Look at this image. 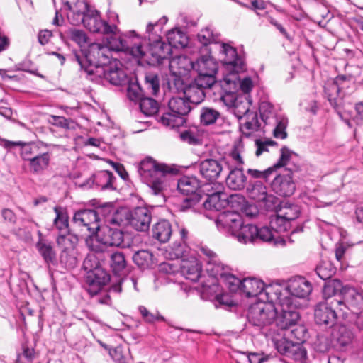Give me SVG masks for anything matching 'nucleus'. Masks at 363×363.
Here are the masks:
<instances>
[{"instance_id":"f257e3e1","label":"nucleus","mask_w":363,"mask_h":363,"mask_svg":"<svg viewBox=\"0 0 363 363\" xmlns=\"http://www.w3.org/2000/svg\"><path fill=\"white\" fill-rule=\"evenodd\" d=\"M138 172L143 182L157 198L156 206L164 205L167 201L164 190L171 185V179L179 173V169L147 157L139 163Z\"/></svg>"},{"instance_id":"f03ea898","label":"nucleus","mask_w":363,"mask_h":363,"mask_svg":"<svg viewBox=\"0 0 363 363\" xmlns=\"http://www.w3.org/2000/svg\"><path fill=\"white\" fill-rule=\"evenodd\" d=\"M158 22L149 23L146 31L148 34L149 46L146 51L143 48L142 38L135 30L126 32V38L130 40V46L122 52L129 53L134 57L143 58L147 57V62L150 65H160L163 60L168 58L172 53L170 44H167L162 40L161 36L154 34L152 30L158 26Z\"/></svg>"},{"instance_id":"7ed1b4c3","label":"nucleus","mask_w":363,"mask_h":363,"mask_svg":"<svg viewBox=\"0 0 363 363\" xmlns=\"http://www.w3.org/2000/svg\"><path fill=\"white\" fill-rule=\"evenodd\" d=\"M81 23L90 32L102 35L108 48L115 52L127 50L130 45V40L126 38V33H121L117 26L101 19L97 10H92Z\"/></svg>"},{"instance_id":"20e7f679","label":"nucleus","mask_w":363,"mask_h":363,"mask_svg":"<svg viewBox=\"0 0 363 363\" xmlns=\"http://www.w3.org/2000/svg\"><path fill=\"white\" fill-rule=\"evenodd\" d=\"M104 42L106 43L105 45L95 43L90 44L87 49L74 50L71 55L72 60L79 65L86 79L89 70L94 72L97 68L105 67L111 62L109 56L111 49L108 48L106 40H104Z\"/></svg>"},{"instance_id":"39448f33","label":"nucleus","mask_w":363,"mask_h":363,"mask_svg":"<svg viewBox=\"0 0 363 363\" xmlns=\"http://www.w3.org/2000/svg\"><path fill=\"white\" fill-rule=\"evenodd\" d=\"M171 182L174 183V186H177V190L182 194L186 196L180 205L182 211H186L195 206L201 201L203 194L210 191L211 188L209 184H203L194 175H185L177 180L171 179Z\"/></svg>"},{"instance_id":"423d86ee","label":"nucleus","mask_w":363,"mask_h":363,"mask_svg":"<svg viewBox=\"0 0 363 363\" xmlns=\"http://www.w3.org/2000/svg\"><path fill=\"white\" fill-rule=\"evenodd\" d=\"M220 52L224 55L221 60L223 66L225 70L223 80L227 84H235L240 80L238 74L247 70V65L244 55L238 53L235 48L228 43L221 44Z\"/></svg>"},{"instance_id":"0eeeda50","label":"nucleus","mask_w":363,"mask_h":363,"mask_svg":"<svg viewBox=\"0 0 363 363\" xmlns=\"http://www.w3.org/2000/svg\"><path fill=\"white\" fill-rule=\"evenodd\" d=\"M337 307L333 301L320 302L315 307L314 318L317 325L331 328L330 340L332 342L339 343L340 342V324L337 323V314L335 311V308Z\"/></svg>"},{"instance_id":"6e6552de","label":"nucleus","mask_w":363,"mask_h":363,"mask_svg":"<svg viewBox=\"0 0 363 363\" xmlns=\"http://www.w3.org/2000/svg\"><path fill=\"white\" fill-rule=\"evenodd\" d=\"M189 101L184 97H172L168 103L169 112L162 114L158 121L165 126L172 128L183 125L186 123L184 118L193 107Z\"/></svg>"},{"instance_id":"1a4fd4ad","label":"nucleus","mask_w":363,"mask_h":363,"mask_svg":"<svg viewBox=\"0 0 363 363\" xmlns=\"http://www.w3.org/2000/svg\"><path fill=\"white\" fill-rule=\"evenodd\" d=\"M277 308L273 304L259 302L252 304L247 311L249 324L261 330L264 327L274 323Z\"/></svg>"},{"instance_id":"9d476101","label":"nucleus","mask_w":363,"mask_h":363,"mask_svg":"<svg viewBox=\"0 0 363 363\" xmlns=\"http://www.w3.org/2000/svg\"><path fill=\"white\" fill-rule=\"evenodd\" d=\"M203 196H207L203 202V207L207 210L217 211L228 206L231 208L239 207L245 201V197L242 196L238 194L228 196L225 192L215 191L212 186H211L210 191H206V194H203Z\"/></svg>"},{"instance_id":"9b49d317","label":"nucleus","mask_w":363,"mask_h":363,"mask_svg":"<svg viewBox=\"0 0 363 363\" xmlns=\"http://www.w3.org/2000/svg\"><path fill=\"white\" fill-rule=\"evenodd\" d=\"M88 80L101 84L104 81L114 86H121L126 81V74L116 62H111L105 67H99L95 72L88 71Z\"/></svg>"},{"instance_id":"f8f14e48","label":"nucleus","mask_w":363,"mask_h":363,"mask_svg":"<svg viewBox=\"0 0 363 363\" xmlns=\"http://www.w3.org/2000/svg\"><path fill=\"white\" fill-rule=\"evenodd\" d=\"M342 306L347 310L342 308V318L348 319L351 317V320H356L363 306V294L354 288L342 286Z\"/></svg>"},{"instance_id":"ddd939ff","label":"nucleus","mask_w":363,"mask_h":363,"mask_svg":"<svg viewBox=\"0 0 363 363\" xmlns=\"http://www.w3.org/2000/svg\"><path fill=\"white\" fill-rule=\"evenodd\" d=\"M234 237L241 243H259L272 240L273 233L266 226L258 228L254 224L243 223Z\"/></svg>"},{"instance_id":"4468645a","label":"nucleus","mask_w":363,"mask_h":363,"mask_svg":"<svg viewBox=\"0 0 363 363\" xmlns=\"http://www.w3.org/2000/svg\"><path fill=\"white\" fill-rule=\"evenodd\" d=\"M247 189L250 198L267 211L275 210L279 206L278 198L268 194L267 186L261 181L250 182Z\"/></svg>"},{"instance_id":"2eb2a0df","label":"nucleus","mask_w":363,"mask_h":363,"mask_svg":"<svg viewBox=\"0 0 363 363\" xmlns=\"http://www.w3.org/2000/svg\"><path fill=\"white\" fill-rule=\"evenodd\" d=\"M72 221L78 227L86 228L89 233V237L93 236L99 230L100 218L95 209H79L74 213Z\"/></svg>"},{"instance_id":"dca6fc26","label":"nucleus","mask_w":363,"mask_h":363,"mask_svg":"<svg viewBox=\"0 0 363 363\" xmlns=\"http://www.w3.org/2000/svg\"><path fill=\"white\" fill-rule=\"evenodd\" d=\"M110 281V274L102 267L96 268L94 272H88L84 277L86 291L91 297L98 295Z\"/></svg>"},{"instance_id":"f3484780","label":"nucleus","mask_w":363,"mask_h":363,"mask_svg":"<svg viewBox=\"0 0 363 363\" xmlns=\"http://www.w3.org/2000/svg\"><path fill=\"white\" fill-rule=\"evenodd\" d=\"M281 155L277 162L273 165L274 171L284 168L281 174H289L291 177L301 171V165L298 161V155L291 150L286 146H283L281 150Z\"/></svg>"},{"instance_id":"a211bd4d","label":"nucleus","mask_w":363,"mask_h":363,"mask_svg":"<svg viewBox=\"0 0 363 363\" xmlns=\"http://www.w3.org/2000/svg\"><path fill=\"white\" fill-rule=\"evenodd\" d=\"M216 224L219 230L235 236L243 224V219L237 211H225L218 215Z\"/></svg>"},{"instance_id":"6ab92c4d","label":"nucleus","mask_w":363,"mask_h":363,"mask_svg":"<svg viewBox=\"0 0 363 363\" xmlns=\"http://www.w3.org/2000/svg\"><path fill=\"white\" fill-rule=\"evenodd\" d=\"M250 101L247 97H245V105H243V111L237 108L239 112L244 114L243 117L240 118V130L242 135L250 138L255 133L259 130L261 124L259 122L257 113L250 111Z\"/></svg>"},{"instance_id":"aec40b11","label":"nucleus","mask_w":363,"mask_h":363,"mask_svg":"<svg viewBox=\"0 0 363 363\" xmlns=\"http://www.w3.org/2000/svg\"><path fill=\"white\" fill-rule=\"evenodd\" d=\"M281 311L277 312L274 323L281 330H286L291 326L295 325L299 320L300 315L296 308V304L289 300L288 304H281Z\"/></svg>"},{"instance_id":"412c9836","label":"nucleus","mask_w":363,"mask_h":363,"mask_svg":"<svg viewBox=\"0 0 363 363\" xmlns=\"http://www.w3.org/2000/svg\"><path fill=\"white\" fill-rule=\"evenodd\" d=\"M194 168L199 171L200 175L205 179L203 184L210 186L219 177L223 167L220 163L213 159H206L194 164Z\"/></svg>"},{"instance_id":"4be33fe9","label":"nucleus","mask_w":363,"mask_h":363,"mask_svg":"<svg viewBox=\"0 0 363 363\" xmlns=\"http://www.w3.org/2000/svg\"><path fill=\"white\" fill-rule=\"evenodd\" d=\"M1 145L6 149L18 146L20 147V155L23 161L29 162L40 150L47 147L44 143H23L21 141L13 142L7 140H1Z\"/></svg>"},{"instance_id":"5701e85b","label":"nucleus","mask_w":363,"mask_h":363,"mask_svg":"<svg viewBox=\"0 0 363 363\" xmlns=\"http://www.w3.org/2000/svg\"><path fill=\"white\" fill-rule=\"evenodd\" d=\"M94 235L99 242L107 246L119 247L124 241L123 231L108 225L99 226V230Z\"/></svg>"},{"instance_id":"b1692460","label":"nucleus","mask_w":363,"mask_h":363,"mask_svg":"<svg viewBox=\"0 0 363 363\" xmlns=\"http://www.w3.org/2000/svg\"><path fill=\"white\" fill-rule=\"evenodd\" d=\"M151 220V211L146 207H136L130 211L129 225L138 231L148 230Z\"/></svg>"},{"instance_id":"393cba45","label":"nucleus","mask_w":363,"mask_h":363,"mask_svg":"<svg viewBox=\"0 0 363 363\" xmlns=\"http://www.w3.org/2000/svg\"><path fill=\"white\" fill-rule=\"evenodd\" d=\"M284 291L286 296L291 297L294 302V298H307L312 291V285L304 277H298L291 280Z\"/></svg>"},{"instance_id":"a878e982","label":"nucleus","mask_w":363,"mask_h":363,"mask_svg":"<svg viewBox=\"0 0 363 363\" xmlns=\"http://www.w3.org/2000/svg\"><path fill=\"white\" fill-rule=\"evenodd\" d=\"M116 177L113 173L108 170L99 171L94 174L89 178L82 186L92 187L95 185L96 188L106 191V190H115L116 187L114 186V182Z\"/></svg>"},{"instance_id":"bb28decb","label":"nucleus","mask_w":363,"mask_h":363,"mask_svg":"<svg viewBox=\"0 0 363 363\" xmlns=\"http://www.w3.org/2000/svg\"><path fill=\"white\" fill-rule=\"evenodd\" d=\"M271 187L274 193L282 197H289L296 190L294 177L289 174H278L271 183Z\"/></svg>"},{"instance_id":"cd10ccee","label":"nucleus","mask_w":363,"mask_h":363,"mask_svg":"<svg viewBox=\"0 0 363 363\" xmlns=\"http://www.w3.org/2000/svg\"><path fill=\"white\" fill-rule=\"evenodd\" d=\"M66 5L72 13L68 16L70 23L73 25H79L81 21L89 13L91 10L89 4L84 0H78L76 2L67 1Z\"/></svg>"},{"instance_id":"c85d7f7f","label":"nucleus","mask_w":363,"mask_h":363,"mask_svg":"<svg viewBox=\"0 0 363 363\" xmlns=\"http://www.w3.org/2000/svg\"><path fill=\"white\" fill-rule=\"evenodd\" d=\"M339 80H340V75H337L333 79L327 81L324 86V91L330 104L340 116V107L339 106L340 86L338 84Z\"/></svg>"},{"instance_id":"c756f323","label":"nucleus","mask_w":363,"mask_h":363,"mask_svg":"<svg viewBox=\"0 0 363 363\" xmlns=\"http://www.w3.org/2000/svg\"><path fill=\"white\" fill-rule=\"evenodd\" d=\"M263 295H265L267 301L270 304H288L292 299L289 296L283 293L282 287L278 284L265 285L263 289Z\"/></svg>"},{"instance_id":"7c9ffc66","label":"nucleus","mask_w":363,"mask_h":363,"mask_svg":"<svg viewBox=\"0 0 363 363\" xmlns=\"http://www.w3.org/2000/svg\"><path fill=\"white\" fill-rule=\"evenodd\" d=\"M52 154L48 151L40 150L28 162V167L31 173L42 174L50 166Z\"/></svg>"},{"instance_id":"2f4dec72","label":"nucleus","mask_w":363,"mask_h":363,"mask_svg":"<svg viewBox=\"0 0 363 363\" xmlns=\"http://www.w3.org/2000/svg\"><path fill=\"white\" fill-rule=\"evenodd\" d=\"M323 289V296L326 302L333 301L334 303L340 306V279H333L325 281Z\"/></svg>"},{"instance_id":"473e14b6","label":"nucleus","mask_w":363,"mask_h":363,"mask_svg":"<svg viewBox=\"0 0 363 363\" xmlns=\"http://www.w3.org/2000/svg\"><path fill=\"white\" fill-rule=\"evenodd\" d=\"M191 68L196 72L217 74L218 64L211 55H201L195 62H192Z\"/></svg>"},{"instance_id":"72a5a7b5","label":"nucleus","mask_w":363,"mask_h":363,"mask_svg":"<svg viewBox=\"0 0 363 363\" xmlns=\"http://www.w3.org/2000/svg\"><path fill=\"white\" fill-rule=\"evenodd\" d=\"M201 252L206 257V271L211 277L221 273L224 264L219 260L217 255L207 247H201Z\"/></svg>"},{"instance_id":"f704fd0d","label":"nucleus","mask_w":363,"mask_h":363,"mask_svg":"<svg viewBox=\"0 0 363 363\" xmlns=\"http://www.w3.org/2000/svg\"><path fill=\"white\" fill-rule=\"evenodd\" d=\"M152 237L162 243L168 242L172 234L170 222L166 219L158 220L152 227Z\"/></svg>"},{"instance_id":"c9c22d12","label":"nucleus","mask_w":363,"mask_h":363,"mask_svg":"<svg viewBox=\"0 0 363 363\" xmlns=\"http://www.w3.org/2000/svg\"><path fill=\"white\" fill-rule=\"evenodd\" d=\"M54 211L56 214L53 220V226L57 230L59 234H67L70 233L71 228L69 225V215L67 210L61 206L54 207Z\"/></svg>"},{"instance_id":"e433bc0d","label":"nucleus","mask_w":363,"mask_h":363,"mask_svg":"<svg viewBox=\"0 0 363 363\" xmlns=\"http://www.w3.org/2000/svg\"><path fill=\"white\" fill-rule=\"evenodd\" d=\"M264 283L254 277H247L242 279L241 292L248 298L263 295Z\"/></svg>"},{"instance_id":"4c0bfd02","label":"nucleus","mask_w":363,"mask_h":363,"mask_svg":"<svg viewBox=\"0 0 363 363\" xmlns=\"http://www.w3.org/2000/svg\"><path fill=\"white\" fill-rule=\"evenodd\" d=\"M247 183V177L244 174L243 168L235 167L232 169L226 178V184L233 190L243 189Z\"/></svg>"},{"instance_id":"58836bf2","label":"nucleus","mask_w":363,"mask_h":363,"mask_svg":"<svg viewBox=\"0 0 363 363\" xmlns=\"http://www.w3.org/2000/svg\"><path fill=\"white\" fill-rule=\"evenodd\" d=\"M182 90L184 96L193 105L199 104L206 97L204 89L197 86L194 81L184 85Z\"/></svg>"},{"instance_id":"ea45409f","label":"nucleus","mask_w":363,"mask_h":363,"mask_svg":"<svg viewBox=\"0 0 363 363\" xmlns=\"http://www.w3.org/2000/svg\"><path fill=\"white\" fill-rule=\"evenodd\" d=\"M229 269L230 268L228 266L224 265L221 273H218L216 275H212L211 277H215L217 279L220 278L223 279L230 291L233 293H235L238 291H241L242 280H240L231 273H229L228 272Z\"/></svg>"},{"instance_id":"a19ab883","label":"nucleus","mask_w":363,"mask_h":363,"mask_svg":"<svg viewBox=\"0 0 363 363\" xmlns=\"http://www.w3.org/2000/svg\"><path fill=\"white\" fill-rule=\"evenodd\" d=\"M202 267L199 262L194 259L184 262L182 266V272L186 279L196 282L201 277Z\"/></svg>"},{"instance_id":"79ce46f5","label":"nucleus","mask_w":363,"mask_h":363,"mask_svg":"<svg viewBox=\"0 0 363 363\" xmlns=\"http://www.w3.org/2000/svg\"><path fill=\"white\" fill-rule=\"evenodd\" d=\"M130 211L126 207L116 206L112 216L108 218L107 223L116 226L129 225Z\"/></svg>"},{"instance_id":"37998d69","label":"nucleus","mask_w":363,"mask_h":363,"mask_svg":"<svg viewBox=\"0 0 363 363\" xmlns=\"http://www.w3.org/2000/svg\"><path fill=\"white\" fill-rule=\"evenodd\" d=\"M133 261L140 269H147L153 264V255L149 250H138L133 255Z\"/></svg>"},{"instance_id":"c03bdc74","label":"nucleus","mask_w":363,"mask_h":363,"mask_svg":"<svg viewBox=\"0 0 363 363\" xmlns=\"http://www.w3.org/2000/svg\"><path fill=\"white\" fill-rule=\"evenodd\" d=\"M36 247L47 264L53 265L57 264L56 254L50 243L40 240L37 242Z\"/></svg>"},{"instance_id":"a18cd8bd","label":"nucleus","mask_w":363,"mask_h":363,"mask_svg":"<svg viewBox=\"0 0 363 363\" xmlns=\"http://www.w3.org/2000/svg\"><path fill=\"white\" fill-rule=\"evenodd\" d=\"M60 264L67 270L74 269L78 264L74 249H63L60 255Z\"/></svg>"},{"instance_id":"49530a36","label":"nucleus","mask_w":363,"mask_h":363,"mask_svg":"<svg viewBox=\"0 0 363 363\" xmlns=\"http://www.w3.org/2000/svg\"><path fill=\"white\" fill-rule=\"evenodd\" d=\"M139 107L141 112L146 116H152L159 111L158 102L148 96L142 97L139 102Z\"/></svg>"},{"instance_id":"de8ad7c7","label":"nucleus","mask_w":363,"mask_h":363,"mask_svg":"<svg viewBox=\"0 0 363 363\" xmlns=\"http://www.w3.org/2000/svg\"><path fill=\"white\" fill-rule=\"evenodd\" d=\"M336 271V267L329 260L322 261L315 268L316 274L324 281L330 279Z\"/></svg>"},{"instance_id":"09e8293b","label":"nucleus","mask_w":363,"mask_h":363,"mask_svg":"<svg viewBox=\"0 0 363 363\" xmlns=\"http://www.w3.org/2000/svg\"><path fill=\"white\" fill-rule=\"evenodd\" d=\"M277 211L290 223H292L301 215V209L298 206L288 203L280 206Z\"/></svg>"},{"instance_id":"8fccbe9b","label":"nucleus","mask_w":363,"mask_h":363,"mask_svg":"<svg viewBox=\"0 0 363 363\" xmlns=\"http://www.w3.org/2000/svg\"><path fill=\"white\" fill-rule=\"evenodd\" d=\"M110 267L115 274L121 272L126 267L125 255L121 252H115L109 255Z\"/></svg>"},{"instance_id":"3c124183","label":"nucleus","mask_w":363,"mask_h":363,"mask_svg":"<svg viewBox=\"0 0 363 363\" xmlns=\"http://www.w3.org/2000/svg\"><path fill=\"white\" fill-rule=\"evenodd\" d=\"M240 86L242 91L245 94L244 96H238L235 99V107L236 108H240V105L243 103L245 104V97L247 96L248 100L250 101V104L252 103L251 100L250 99V95L249 93L251 91L253 84L252 81L250 77H245L240 82Z\"/></svg>"},{"instance_id":"603ef678","label":"nucleus","mask_w":363,"mask_h":363,"mask_svg":"<svg viewBox=\"0 0 363 363\" xmlns=\"http://www.w3.org/2000/svg\"><path fill=\"white\" fill-rule=\"evenodd\" d=\"M144 84L150 94L156 96L160 91V78L154 72H147L145 74Z\"/></svg>"},{"instance_id":"864d4df0","label":"nucleus","mask_w":363,"mask_h":363,"mask_svg":"<svg viewBox=\"0 0 363 363\" xmlns=\"http://www.w3.org/2000/svg\"><path fill=\"white\" fill-rule=\"evenodd\" d=\"M270 225L276 232H286L292 228V223L286 220L277 211V214L271 216Z\"/></svg>"},{"instance_id":"5fc2aeb1","label":"nucleus","mask_w":363,"mask_h":363,"mask_svg":"<svg viewBox=\"0 0 363 363\" xmlns=\"http://www.w3.org/2000/svg\"><path fill=\"white\" fill-rule=\"evenodd\" d=\"M220 116L218 111L209 107H203L201 110L200 121L203 125H209L216 123Z\"/></svg>"},{"instance_id":"6e6d98bb","label":"nucleus","mask_w":363,"mask_h":363,"mask_svg":"<svg viewBox=\"0 0 363 363\" xmlns=\"http://www.w3.org/2000/svg\"><path fill=\"white\" fill-rule=\"evenodd\" d=\"M198 75L194 78V82L204 89H210L216 82V74L212 73H204L201 72H196Z\"/></svg>"},{"instance_id":"4d7b16f0","label":"nucleus","mask_w":363,"mask_h":363,"mask_svg":"<svg viewBox=\"0 0 363 363\" xmlns=\"http://www.w3.org/2000/svg\"><path fill=\"white\" fill-rule=\"evenodd\" d=\"M138 311L143 318V320L148 324H153L156 321H162L169 324L166 318L162 316L158 311H157L155 313H153L144 306H140L138 307Z\"/></svg>"},{"instance_id":"13d9d810","label":"nucleus","mask_w":363,"mask_h":363,"mask_svg":"<svg viewBox=\"0 0 363 363\" xmlns=\"http://www.w3.org/2000/svg\"><path fill=\"white\" fill-rule=\"evenodd\" d=\"M78 240L77 235L72 233L71 231L65 235L59 234L56 239L57 245L64 247V249H74Z\"/></svg>"},{"instance_id":"bf43d9fd","label":"nucleus","mask_w":363,"mask_h":363,"mask_svg":"<svg viewBox=\"0 0 363 363\" xmlns=\"http://www.w3.org/2000/svg\"><path fill=\"white\" fill-rule=\"evenodd\" d=\"M197 38L203 46H207L211 43H217V40L219 39V35L218 34H213V30L208 27H206L197 35Z\"/></svg>"},{"instance_id":"052dcab7","label":"nucleus","mask_w":363,"mask_h":363,"mask_svg":"<svg viewBox=\"0 0 363 363\" xmlns=\"http://www.w3.org/2000/svg\"><path fill=\"white\" fill-rule=\"evenodd\" d=\"M289 357L299 363H306L308 359L307 350L303 345L295 343Z\"/></svg>"},{"instance_id":"680f3d73","label":"nucleus","mask_w":363,"mask_h":363,"mask_svg":"<svg viewBox=\"0 0 363 363\" xmlns=\"http://www.w3.org/2000/svg\"><path fill=\"white\" fill-rule=\"evenodd\" d=\"M214 304L216 308L224 309H230L236 305L231 296L228 294H217L214 298Z\"/></svg>"},{"instance_id":"e2e57ef3","label":"nucleus","mask_w":363,"mask_h":363,"mask_svg":"<svg viewBox=\"0 0 363 363\" xmlns=\"http://www.w3.org/2000/svg\"><path fill=\"white\" fill-rule=\"evenodd\" d=\"M68 35L70 40L75 42L80 48L86 45L88 37L86 33L82 30L72 28L68 30Z\"/></svg>"},{"instance_id":"0e129e2a","label":"nucleus","mask_w":363,"mask_h":363,"mask_svg":"<svg viewBox=\"0 0 363 363\" xmlns=\"http://www.w3.org/2000/svg\"><path fill=\"white\" fill-rule=\"evenodd\" d=\"M116 206H117L114 202H104L97 206L95 210L97 211V214L99 216L101 214L104 217L106 222L107 223L108 218L112 216Z\"/></svg>"},{"instance_id":"69168bd1","label":"nucleus","mask_w":363,"mask_h":363,"mask_svg":"<svg viewBox=\"0 0 363 363\" xmlns=\"http://www.w3.org/2000/svg\"><path fill=\"white\" fill-rule=\"evenodd\" d=\"M51 123L57 127L67 130L74 129V123L70 118H66L64 116H52Z\"/></svg>"},{"instance_id":"338daca9","label":"nucleus","mask_w":363,"mask_h":363,"mask_svg":"<svg viewBox=\"0 0 363 363\" xmlns=\"http://www.w3.org/2000/svg\"><path fill=\"white\" fill-rule=\"evenodd\" d=\"M16 69L30 73L43 79L44 78L43 74L38 72L37 69L33 68V63L29 59H25L21 62L16 65Z\"/></svg>"},{"instance_id":"774afa93","label":"nucleus","mask_w":363,"mask_h":363,"mask_svg":"<svg viewBox=\"0 0 363 363\" xmlns=\"http://www.w3.org/2000/svg\"><path fill=\"white\" fill-rule=\"evenodd\" d=\"M295 343L285 339L277 341L276 347L277 351L282 355L289 357Z\"/></svg>"}]
</instances>
